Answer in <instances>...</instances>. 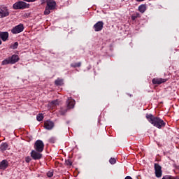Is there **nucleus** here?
<instances>
[{"mask_svg":"<svg viewBox=\"0 0 179 179\" xmlns=\"http://www.w3.org/2000/svg\"><path fill=\"white\" fill-rule=\"evenodd\" d=\"M103 26H104V23L102 21H99L94 25V29L95 31H101V30H103Z\"/></svg>","mask_w":179,"mask_h":179,"instance_id":"9","label":"nucleus"},{"mask_svg":"<svg viewBox=\"0 0 179 179\" xmlns=\"http://www.w3.org/2000/svg\"><path fill=\"white\" fill-rule=\"evenodd\" d=\"M136 17H138V16H136V17L133 16V17H132L133 20H135V18H136Z\"/></svg>","mask_w":179,"mask_h":179,"instance_id":"36","label":"nucleus"},{"mask_svg":"<svg viewBox=\"0 0 179 179\" xmlns=\"http://www.w3.org/2000/svg\"><path fill=\"white\" fill-rule=\"evenodd\" d=\"M9 37V33L0 31V38L3 41H6Z\"/></svg>","mask_w":179,"mask_h":179,"instance_id":"14","label":"nucleus"},{"mask_svg":"<svg viewBox=\"0 0 179 179\" xmlns=\"http://www.w3.org/2000/svg\"><path fill=\"white\" fill-rule=\"evenodd\" d=\"M1 44H2V41L0 40V45H1Z\"/></svg>","mask_w":179,"mask_h":179,"instance_id":"37","label":"nucleus"},{"mask_svg":"<svg viewBox=\"0 0 179 179\" xmlns=\"http://www.w3.org/2000/svg\"><path fill=\"white\" fill-rule=\"evenodd\" d=\"M109 162L110 163V164H115V163H117V160L115 159V158H110Z\"/></svg>","mask_w":179,"mask_h":179,"instance_id":"25","label":"nucleus"},{"mask_svg":"<svg viewBox=\"0 0 179 179\" xmlns=\"http://www.w3.org/2000/svg\"><path fill=\"white\" fill-rule=\"evenodd\" d=\"M25 2H36V0H24Z\"/></svg>","mask_w":179,"mask_h":179,"instance_id":"31","label":"nucleus"},{"mask_svg":"<svg viewBox=\"0 0 179 179\" xmlns=\"http://www.w3.org/2000/svg\"><path fill=\"white\" fill-rule=\"evenodd\" d=\"M167 82V79L164 78H154L152 79L153 85H162V83H164Z\"/></svg>","mask_w":179,"mask_h":179,"instance_id":"12","label":"nucleus"},{"mask_svg":"<svg viewBox=\"0 0 179 179\" xmlns=\"http://www.w3.org/2000/svg\"><path fill=\"white\" fill-rule=\"evenodd\" d=\"M174 167H177V166H176V165H174Z\"/></svg>","mask_w":179,"mask_h":179,"instance_id":"38","label":"nucleus"},{"mask_svg":"<svg viewBox=\"0 0 179 179\" xmlns=\"http://www.w3.org/2000/svg\"><path fill=\"white\" fill-rule=\"evenodd\" d=\"M146 118L150 124L159 129H162V128L166 127V122L159 117H155L152 114H147Z\"/></svg>","mask_w":179,"mask_h":179,"instance_id":"1","label":"nucleus"},{"mask_svg":"<svg viewBox=\"0 0 179 179\" xmlns=\"http://www.w3.org/2000/svg\"><path fill=\"white\" fill-rule=\"evenodd\" d=\"M57 5V3L54 0H48L47 2V6L50 10L55 9V6Z\"/></svg>","mask_w":179,"mask_h":179,"instance_id":"11","label":"nucleus"},{"mask_svg":"<svg viewBox=\"0 0 179 179\" xmlns=\"http://www.w3.org/2000/svg\"><path fill=\"white\" fill-rule=\"evenodd\" d=\"M10 13V12L9 11V9H8V7L2 6H0V19L8 17Z\"/></svg>","mask_w":179,"mask_h":179,"instance_id":"4","label":"nucleus"},{"mask_svg":"<svg viewBox=\"0 0 179 179\" xmlns=\"http://www.w3.org/2000/svg\"><path fill=\"white\" fill-rule=\"evenodd\" d=\"M162 179H171V176H164Z\"/></svg>","mask_w":179,"mask_h":179,"instance_id":"30","label":"nucleus"},{"mask_svg":"<svg viewBox=\"0 0 179 179\" xmlns=\"http://www.w3.org/2000/svg\"><path fill=\"white\" fill-rule=\"evenodd\" d=\"M131 95L130 94L129 96L131 97Z\"/></svg>","mask_w":179,"mask_h":179,"instance_id":"40","label":"nucleus"},{"mask_svg":"<svg viewBox=\"0 0 179 179\" xmlns=\"http://www.w3.org/2000/svg\"><path fill=\"white\" fill-rule=\"evenodd\" d=\"M49 142H50V143H55V138L52 137L49 139Z\"/></svg>","mask_w":179,"mask_h":179,"instance_id":"28","label":"nucleus"},{"mask_svg":"<svg viewBox=\"0 0 179 179\" xmlns=\"http://www.w3.org/2000/svg\"><path fill=\"white\" fill-rule=\"evenodd\" d=\"M171 179H179V177L178 176H171Z\"/></svg>","mask_w":179,"mask_h":179,"instance_id":"32","label":"nucleus"},{"mask_svg":"<svg viewBox=\"0 0 179 179\" xmlns=\"http://www.w3.org/2000/svg\"><path fill=\"white\" fill-rule=\"evenodd\" d=\"M80 65H82V63L78 62V63H75V64H71V66H72L73 68H79V67H80Z\"/></svg>","mask_w":179,"mask_h":179,"instance_id":"22","label":"nucleus"},{"mask_svg":"<svg viewBox=\"0 0 179 179\" xmlns=\"http://www.w3.org/2000/svg\"><path fill=\"white\" fill-rule=\"evenodd\" d=\"M34 149L36 152H43L44 150V143L41 140H37L34 143Z\"/></svg>","mask_w":179,"mask_h":179,"instance_id":"5","label":"nucleus"},{"mask_svg":"<svg viewBox=\"0 0 179 179\" xmlns=\"http://www.w3.org/2000/svg\"><path fill=\"white\" fill-rule=\"evenodd\" d=\"M59 104V103L58 102V100H55V101H52L49 103V106H50V107H55V106H58Z\"/></svg>","mask_w":179,"mask_h":179,"instance_id":"18","label":"nucleus"},{"mask_svg":"<svg viewBox=\"0 0 179 179\" xmlns=\"http://www.w3.org/2000/svg\"><path fill=\"white\" fill-rule=\"evenodd\" d=\"M155 176L157 178H160L162 177V166L159 165V164H155Z\"/></svg>","mask_w":179,"mask_h":179,"instance_id":"8","label":"nucleus"},{"mask_svg":"<svg viewBox=\"0 0 179 179\" xmlns=\"http://www.w3.org/2000/svg\"><path fill=\"white\" fill-rule=\"evenodd\" d=\"M50 10H51V8L46 6L44 11V15H50L51 13Z\"/></svg>","mask_w":179,"mask_h":179,"instance_id":"23","label":"nucleus"},{"mask_svg":"<svg viewBox=\"0 0 179 179\" xmlns=\"http://www.w3.org/2000/svg\"><path fill=\"white\" fill-rule=\"evenodd\" d=\"M6 149H8V143H2L0 147V150H1V152H5Z\"/></svg>","mask_w":179,"mask_h":179,"instance_id":"17","label":"nucleus"},{"mask_svg":"<svg viewBox=\"0 0 179 179\" xmlns=\"http://www.w3.org/2000/svg\"><path fill=\"white\" fill-rule=\"evenodd\" d=\"M25 162H26L27 163H30V162H31V158L30 157H27L25 158Z\"/></svg>","mask_w":179,"mask_h":179,"instance_id":"29","label":"nucleus"},{"mask_svg":"<svg viewBox=\"0 0 179 179\" xmlns=\"http://www.w3.org/2000/svg\"><path fill=\"white\" fill-rule=\"evenodd\" d=\"M138 10L139 12H141V13H145V10H146V6L145 5H141L138 7Z\"/></svg>","mask_w":179,"mask_h":179,"instance_id":"16","label":"nucleus"},{"mask_svg":"<svg viewBox=\"0 0 179 179\" xmlns=\"http://www.w3.org/2000/svg\"><path fill=\"white\" fill-rule=\"evenodd\" d=\"M47 176H48V177H49V178L52 177V176H54V171H49L47 173Z\"/></svg>","mask_w":179,"mask_h":179,"instance_id":"26","label":"nucleus"},{"mask_svg":"<svg viewBox=\"0 0 179 179\" xmlns=\"http://www.w3.org/2000/svg\"><path fill=\"white\" fill-rule=\"evenodd\" d=\"M55 83L57 86H62V85H64V81L61 79H57L55 81Z\"/></svg>","mask_w":179,"mask_h":179,"instance_id":"20","label":"nucleus"},{"mask_svg":"<svg viewBox=\"0 0 179 179\" xmlns=\"http://www.w3.org/2000/svg\"><path fill=\"white\" fill-rule=\"evenodd\" d=\"M31 157L34 160H40L43 157V154L41 152H38L37 150H33L31 152Z\"/></svg>","mask_w":179,"mask_h":179,"instance_id":"6","label":"nucleus"},{"mask_svg":"<svg viewBox=\"0 0 179 179\" xmlns=\"http://www.w3.org/2000/svg\"><path fill=\"white\" fill-rule=\"evenodd\" d=\"M18 46L19 43L17 42H15L13 45H11V48H13V50H16Z\"/></svg>","mask_w":179,"mask_h":179,"instance_id":"24","label":"nucleus"},{"mask_svg":"<svg viewBox=\"0 0 179 179\" xmlns=\"http://www.w3.org/2000/svg\"><path fill=\"white\" fill-rule=\"evenodd\" d=\"M124 179H132L131 176H127Z\"/></svg>","mask_w":179,"mask_h":179,"instance_id":"34","label":"nucleus"},{"mask_svg":"<svg viewBox=\"0 0 179 179\" xmlns=\"http://www.w3.org/2000/svg\"><path fill=\"white\" fill-rule=\"evenodd\" d=\"M66 166H72V162L70 161V159H67L65 162Z\"/></svg>","mask_w":179,"mask_h":179,"instance_id":"27","label":"nucleus"},{"mask_svg":"<svg viewBox=\"0 0 179 179\" xmlns=\"http://www.w3.org/2000/svg\"><path fill=\"white\" fill-rule=\"evenodd\" d=\"M43 119H44V116L43 115V113H39L36 116L37 121H43Z\"/></svg>","mask_w":179,"mask_h":179,"instance_id":"21","label":"nucleus"},{"mask_svg":"<svg viewBox=\"0 0 179 179\" xmlns=\"http://www.w3.org/2000/svg\"><path fill=\"white\" fill-rule=\"evenodd\" d=\"M44 128L48 131L54 128V122L48 120L45 122Z\"/></svg>","mask_w":179,"mask_h":179,"instance_id":"10","label":"nucleus"},{"mask_svg":"<svg viewBox=\"0 0 179 179\" xmlns=\"http://www.w3.org/2000/svg\"><path fill=\"white\" fill-rule=\"evenodd\" d=\"M137 16H139V14H137Z\"/></svg>","mask_w":179,"mask_h":179,"instance_id":"39","label":"nucleus"},{"mask_svg":"<svg viewBox=\"0 0 179 179\" xmlns=\"http://www.w3.org/2000/svg\"><path fill=\"white\" fill-rule=\"evenodd\" d=\"M68 108H73L75 107V101L72 98H69L66 101Z\"/></svg>","mask_w":179,"mask_h":179,"instance_id":"13","label":"nucleus"},{"mask_svg":"<svg viewBox=\"0 0 179 179\" xmlns=\"http://www.w3.org/2000/svg\"><path fill=\"white\" fill-rule=\"evenodd\" d=\"M29 5L24 1H17L13 6V9H26Z\"/></svg>","mask_w":179,"mask_h":179,"instance_id":"3","label":"nucleus"},{"mask_svg":"<svg viewBox=\"0 0 179 179\" xmlns=\"http://www.w3.org/2000/svg\"><path fill=\"white\" fill-rule=\"evenodd\" d=\"M42 3H45V2H48V0H41Z\"/></svg>","mask_w":179,"mask_h":179,"instance_id":"33","label":"nucleus"},{"mask_svg":"<svg viewBox=\"0 0 179 179\" xmlns=\"http://www.w3.org/2000/svg\"><path fill=\"white\" fill-rule=\"evenodd\" d=\"M6 167H8V161H6V160H3V161L0 163V169H1V170H5V169H6Z\"/></svg>","mask_w":179,"mask_h":179,"instance_id":"15","label":"nucleus"},{"mask_svg":"<svg viewBox=\"0 0 179 179\" xmlns=\"http://www.w3.org/2000/svg\"><path fill=\"white\" fill-rule=\"evenodd\" d=\"M136 1H137V2H142V1H143L145 0H136Z\"/></svg>","mask_w":179,"mask_h":179,"instance_id":"35","label":"nucleus"},{"mask_svg":"<svg viewBox=\"0 0 179 179\" xmlns=\"http://www.w3.org/2000/svg\"><path fill=\"white\" fill-rule=\"evenodd\" d=\"M68 111V109L61 108L60 110H59V114L60 115H65V113Z\"/></svg>","mask_w":179,"mask_h":179,"instance_id":"19","label":"nucleus"},{"mask_svg":"<svg viewBox=\"0 0 179 179\" xmlns=\"http://www.w3.org/2000/svg\"><path fill=\"white\" fill-rule=\"evenodd\" d=\"M24 29V27H23V24H20L19 25H17L14 28L12 29L11 32L13 34H17L19 33H22V31Z\"/></svg>","mask_w":179,"mask_h":179,"instance_id":"7","label":"nucleus"},{"mask_svg":"<svg viewBox=\"0 0 179 179\" xmlns=\"http://www.w3.org/2000/svg\"><path fill=\"white\" fill-rule=\"evenodd\" d=\"M19 61V56L13 55V56L5 59L2 62L1 65H9V64H16Z\"/></svg>","mask_w":179,"mask_h":179,"instance_id":"2","label":"nucleus"}]
</instances>
